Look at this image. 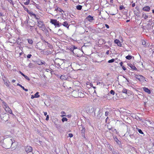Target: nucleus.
<instances>
[{
  "instance_id": "38",
  "label": "nucleus",
  "mask_w": 154,
  "mask_h": 154,
  "mask_svg": "<svg viewBox=\"0 0 154 154\" xmlns=\"http://www.w3.org/2000/svg\"><path fill=\"white\" fill-rule=\"evenodd\" d=\"M110 93L113 95H114L115 94V92L113 90H111L110 91Z\"/></svg>"
},
{
  "instance_id": "32",
  "label": "nucleus",
  "mask_w": 154,
  "mask_h": 154,
  "mask_svg": "<svg viewBox=\"0 0 154 154\" xmlns=\"http://www.w3.org/2000/svg\"><path fill=\"white\" fill-rule=\"evenodd\" d=\"M67 119L66 118V117H63L62 119V121L63 122H64L65 121H67Z\"/></svg>"
},
{
  "instance_id": "33",
  "label": "nucleus",
  "mask_w": 154,
  "mask_h": 154,
  "mask_svg": "<svg viewBox=\"0 0 154 154\" xmlns=\"http://www.w3.org/2000/svg\"><path fill=\"white\" fill-rule=\"evenodd\" d=\"M38 92H37L34 95L35 97H40V95H38Z\"/></svg>"
},
{
  "instance_id": "15",
  "label": "nucleus",
  "mask_w": 154,
  "mask_h": 154,
  "mask_svg": "<svg viewBox=\"0 0 154 154\" xmlns=\"http://www.w3.org/2000/svg\"><path fill=\"white\" fill-rule=\"evenodd\" d=\"M128 66H129L131 67V68L133 69H134V70H136L137 68L135 67L134 66L132 65V64H128Z\"/></svg>"
},
{
  "instance_id": "51",
  "label": "nucleus",
  "mask_w": 154,
  "mask_h": 154,
  "mask_svg": "<svg viewBox=\"0 0 154 154\" xmlns=\"http://www.w3.org/2000/svg\"><path fill=\"white\" fill-rule=\"evenodd\" d=\"M61 114H65V112L64 111H62L61 112Z\"/></svg>"
},
{
  "instance_id": "19",
  "label": "nucleus",
  "mask_w": 154,
  "mask_h": 154,
  "mask_svg": "<svg viewBox=\"0 0 154 154\" xmlns=\"http://www.w3.org/2000/svg\"><path fill=\"white\" fill-rule=\"evenodd\" d=\"M4 82V84L7 86H9V82L8 80L6 79L5 81L4 79L3 80Z\"/></svg>"
},
{
  "instance_id": "1",
  "label": "nucleus",
  "mask_w": 154,
  "mask_h": 154,
  "mask_svg": "<svg viewBox=\"0 0 154 154\" xmlns=\"http://www.w3.org/2000/svg\"><path fill=\"white\" fill-rule=\"evenodd\" d=\"M29 16H30L31 17H32L31 20H32V26H29V29H31V31L32 30L33 32L34 31H36V29L35 28H32V27L35 24V21L36 19H38V17L36 14V12H33L32 11H29Z\"/></svg>"
},
{
  "instance_id": "10",
  "label": "nucleus",
  "mask_w": 154,
  "mask_h": 154,
  "mask_svg": "<svg viewBox=\"0 0 154 154\" xmlns=\"http://www.w3.org/2000/svg\"><path fill=\"white\" fill-rule=\"evenodd\" d=\"M72 94L74 97H77L79 96V94L76 91H73L72 92Z\"/></svg>"
},
{
  "instance_id": "50",
  "label": "nucleus",
  "mask_w": 154,
  "mask_h": 154,
  "mask_svg": "<svg viewBox=\"0 0 154 154\" xmlns=\"http://www.w3.org/2000/svg\"><path fill=\"white\" fill-rule=\"evenodd\" d=\"M123 6H120L119 7V8L120 10H122L123 8Z\"/></svg>"
},
{
  "instance_id": "55",
  "label": "nucleus",
  "mask_w": 154,
  "mask_h": 154,
  "mask_svg": "<svg viewBox=\"0 0 154 154\" xmlns=\"http://www.w3.org/2000/svg\"><path fill=\"white\" fill-rule=\"evenodd\" d=\"M15 82V80H14V79H13V80L12 81V82H13V83H14V82Z\"/></svg>"
},
{
  "instance_id": "17",
  "label": "nucleus",
  "mask_w": 154,
  "mask_h": 154,
  "mask_svg": "<svg viewBox=\"0 0 154 154\" xmlns=\"http://www.w3.org/2000/svg\"><path fill=\"white\" fill-rule=\"evenodd\" d=\"M2 106L3 108L4 109H5L6 107H7V106H8V105L4 101H3L2 102Z\"/></svg>"
},
{
  "instance_id": "35",
  "label": "nucleus",
  "mask_w": 154,
  "mask_h": 154,
  "mask_svg": "<svg viewBox=\"0 0 154 154\" xmlns=\"http://www.w3.org/2000/svg\"><path fill=\"white\" fill-rule=\"evenodd\" d=\"M32 148L29 146V154H33V153L32 152Z\"/></svg>"
},
{
  "instance_id": "58",
  "label": "nucleus",
  "mask_w": 154,
  "mask_h": 154,
  "mask_svg": "<svg viewBox=\"0 0 154 154\" xmlns=\"http://www.w3.org/2000/svg\"><path fill=\"white\" fill-rule=\"evenodd\" d=\"M110 0V2L111 3H113V0Z\"/></svg>"
},
{
  "instance_id": "53",
  "label": "nucleus",
  "mask_w": 154,
  "mask_h": 154,
  "mask_svg": "<svg viewBox=\"0 0 154 154\" xmlns=\"http://www.w3.org/2000/svg\"><path fill=\"white\" fill-rule=\"evenodd\" d=\"M106 54H109V51H107L106 53Z\"/></svg>"
},
{
  "instance_id": "5",
  "label": "nucleus",
  "mask_w": 154,
  "mask_h": 154,
  "mask_svg": "<svg viewBox=\"0 0 154 154\" xmlns=\"http://www.w3.org/2000/svg\"><path fill=\"white\" fill-rule=\"evenodd\" d=\"M1 119L2 120L4 121H7L8 120L9 116L7 114H3L2 116H1Z\"/></svg>"
},
{
  "instance_id": "11",
  "label": "nucleus",
  "mask_w": 154,
  "mask_h": 154,
  "mask_svg": "<svg viewBox=\"0 0 154 154\" xmlns=\"http://www.w3.org/2000/svg\"><path fill=\"white\" fill-rule=\"evenodd\" d=\"M142 9L144 11L148 12L150 11V8L149 6H146L143 7Z\"/></svg>"
},
{
  "instance_id": "54",
  "label": "nucleus",
  "mask_w": 154,
  "mask_h": 154,
  "mask_svg": "<svg viewBox=\"0 0 154 154\" xmlns=\"http://www.w3.org/2000/svg\"><path fill=\"white\" fill-rule=\"evenodd\" d=\"M29 149H28L27 148L25 150L26 152H28V150H29Z\"/></svg>"
},
{
  "instance_id": "52",
  "label": "nucleus",
  "mask_w": 154,
  "mask_h": 154,
  "mask_svg": "<svg viewBox=\"0 0 154 154\" xmlns=\"http://www.w3.org/2000/svg\"><path fill=\"white\" fill-rule=\"evenodd\" d=\"M44 112V115H45V116H46V115H47V112Z\"/></svg>"
},
{
  "instance_id": "47",
  "label": "nucleus",
  "mask_w": 154,
  "mask_h": 154,
  "mask_svg": "<svg viewBox=\"0 0 154 154\" xmlns=\"http://www.w3.org/2000/svg\"><path fill=\"white\" fill-rule=\"evenodd\" d=\"M105 26H106V27L107 29L109 28V26L107 24H106L105 25Z\"/></svg>"
},
{
  "instance_id": "3",
  "label": "nucleus",
  "mask_w": 154,
  "mask_h": 154,
  "mask_svg": "<svg viewBox=\"0 0 154 154\" xmlns=\"http://www.w3.org/2000/svg\"><path fill=\"white\" fill-rule=\"evenodd\" d=\"M50 22L52 24L57 27H59L61 25V23H60L59 21H57V20L56 19H51Z\"/></svg>"
},
{
  "instance_id": "12",
  "label": "nucleus",
  "mask_w": 154,
  "mask_h": 154,
  "mask_svg": "<svg viewBox=\"0 0 154 154\" xmlns=\"http://www.w3.org/2000/svg\"><path fill=\"white\" fill-rule=\"evenodd\" d=\"M114 42L115 43L117 44V45L120 47L122 46V44L120 41L118 39H116L114 40Z\"/></svg>"
},
{
  "instance_id": "45",
  "label": "nucleus",
  "mask_w": 154,
  "mask_h": 154,
  "mask_svg": "<svg viewBox=\"0 0 154 154\" xmlns=\"http://www.w3.org/2000/svg\"><path fill=\"white\" fill-rule=\"evenodd\" d=\"M122 68L124 70H126V68L124 66H122Z\"/></svg>"
},
{
  "instance_id": "28",
  "label": "nucleus",
  "mask_w": 154,
  "mask_h": 154,
  "mask_svg": "<svg viewBox=\"0 0 154 154\" xmlns=\"http://www.w3.org/2000/svg\"><path fill=\"white\" fill-rule=\"evenodd\" d=\"M45 62L43 61L42 62V61H39L38 62V64L39 65H42L43 64H45Z\"/></svg>"
},
{
  "instance_id": "26",
  "label": "nucleus",
  "mask_w": 154,
  "mask_h": 154,
  "mask_svg": "<svg viewBox=\"0 0 154 154\" xmlns=\"http://www.w3.org/2000/svg\"><path fill=\"white\" fill-rule=\"evenodd\" d=\"M44 53L45 54L48 55L50 54H51V51H46L45 52H44Z\"/></svg>"
},
{
  "instance_id": "14",
  "label": "nucleus",
  "mask_w": 154,
  "mask_h": 154,
  "mask_svg": "<svg viewBox=\"0 0 154 154\" xmlns=\"http://www.w3.org/2000/svg\"><path fill=\"white\" fill-rule=\"evenodd\" d=\"M61 25H63L64 26L66 27L68 29L69 28V24L68 22L67 21H66L64 22L63 24H61Z\"/></svg>"
},
{
  "instance_id": "22",
  "label": "nucleus",
  "mask_w": 154,
  "mask_h": 154,
  "mask_svg": "<svg viewBox=\"0 0 154 154\" xmlns=\"http://www.w3.org/2000/svg\"><path fill=\"white\" fill-rule=\"evenodd\" d=\"M58 11L61 13L62 12H64V11L60 8H57V9H55V11Z\"/></svg>"
},
{
  "instance_id": "8",
  "label": "nucleus",
  "mask_w": 154,
  "mask_h": 154,
  "mask_svg": "<svg viewBox=\"0 0 154 154\" xmlns=\"http://www.w3.org/2000/svg\"><path fill=\"white\" fill-rule=\"evenodd\" d=\"M85 128H84L82 127V129L81 130V133L82 134V137H83V138H85Z\"/></svg>"
},
{
  "instance_id": "59",
  "label": "nucleus",
  "mask_w": 154,
  "mask_h": 154,
  "mask_svg": "<svg viewBox=\"0 0 154 154\" xmlns=\"http://www.w3.org/2000/svg\"><path fill=\"white\" fill-rule=\"evenodd\" d=\"M114 97H115V96H114V97H113V100H117V98H116H116H115Z\"/></svg>"
},
{
  "instance_id": "43",
  "label": "nucleus",
  "mask_w": 154,
  "mask_h": 154,
  "mask_svg": "<svg viewBox=\"0 0 154 154\" xmlns=\"http://www.w3.org/2000/svg\"><path fill=\"white\" fill-rule=\"evenodd\" d=\"M49 119V116L48 115H47L46 116V120L47 121Z\"/></svg>"
},
{
  "instance_id": "23",
  "label": "nucleus",
  "mask_w": 154,
  "mask_h": 154,
  "mask_svg": "<svg viewBox=\"0 0 154 154\" xmlns=\"http://www.w3.org/2000/svg\"><path fill=\"white\" fill-rule=\"evenodd\" d=\"M20 73L22 75H23L24 77L26 78V79H27L28 80H29V78L26 75H24L23 73H22L20 71Z\"/></svg>"
},
{
  "instance_id": "7",
  "label": "nucleus",
  "mask_w": 154,
  "mask_h": 154,
  "mask_svg": "<svg viewBox=\"0 0 154 154\" xmlns=\"http://www.w3.org/2000/svg\"><path fill=\"white\" fill-rule=\"evenodd\" d=\"M35 1V0H29V4L30 5L32 4L33 5H35V6L38 9V7L39 6L38 5L36 4L34 2V1Z\"/></svg>"
},
{
  "instance_id": "16",
  "label": "nucleus",
  "mask_w": 154,
  "mask_h": 154,
  "mask_svg": "<svg viewBox=\"0 0 154 154\" xmlns=\"http://www.w3.org/2000/svg\"><path fill=\"white\" fill-rule=\"evenodd\" d=\"M134 14L137 16H139L140 14V11H136V10L134 11Z\"/></svg>"
},
{
  "instance_id": "13",
  "label": "nucleus",
  "mask_w": 154,
  "mask_h": 154,
  "mask_svg": "<svg viewBox=\"0 0 154 154\" xmlns=\"http://www.w3.org/2000/svg\"><path fill=\"white\" fill-rule=\"evenodd\" d=\"M143 90L146 93H147L148 94H150L151 93L149 89L147 88L146 87H143Z\"/></svg>"
},
{
  "instance_id": "31",
  "label": "nucleus",
  "mask_w": 154,
  "mask_h": 154,
  "mask_svg": "<svg viewBox=\"0 0 154 154\" xmlns=\"http://www.w3.org/2000/svg\"><path fill=\"white\" fill-rule=\"evenodd\" d=\"M79 94V96L78 97H84V95L82 93H81L80 92L78 93Z\"/></svg>"
},
{
  "instance_id": "41",
  "label": "nucleus",
  "mask_w": 154,
  "mask_h": 154,
  "mask_svg": "<svg viewBox=\"0 0 154 154\" xmlns=\"http://www.w3.org/2000/svg\"><path fill=\"white\" fill-rule=\"evenodd\" d=\"M135 9L137 10V11H140L139 8L138 6H136L135 7Z\"/></svg>"
},
{
  "instance_id": "48",
  "label": "nucleus",
  "mask_w": 154,
  "mask_h": 154,
  "mask_svg": "<svg viewBox=\"0 0 154 154\" xmlns=\"http://www.w3.org/2000/svg\"><path fill=\"white\" fill-rule=\"evenodd\" d=\"M34 97H35V96L34 95H32L31 96V98L32 99H33L34 98Z\"/></svg>"
},
{
  "instance_id": "29",
  "label": "nucleus",
  "mask_w": 154,
  "mask_h": 154,
  "mask_svg": "<svg viewBox=\"0 0 154 154\" xmlns=\"http://www.w3.org/2000/svg\"><path fill=\"white\" fill-rule=\"evenodd\" d=\"M122 92L123 93L127 94V90L125 88H123L122 90Z\"/></svg>"
},
{
  "instance_id": "9",
  "label": "nucleus",
  "mask_w": 154,
  "mask_h": 154,
  "mask_svg": "<svg viewBox=\"0 0 154 154\" xmlns=\"http://www.w3.org/2000/svg\"><path fill=\"white\" fill-rule=\"evenodd\" d=\"M4 109L7 112L11 114H12V112L11 110L8 106Z\"/></svg>"
},
{
  "instance_id": "62",
  "label": "nucleus",
  "mask_w": 154,
  "mask_h": 154,
  "mask_svg": "<svg viewBox=\"0 0 154 154\" xmlns=\"http://www.w3.org/2000/svg\"><path fill=\"white\" fill-rule=\"evenodd\" d=\"M130 21V20H126V22H129V21Z\"/></svg>"
},
{
  "instance_id": "60",
  "label": "nucleus",
  "mask_w": 154,
  "mask_h": 154,
  "mask_svg": "<svg viewBox=\"0 0 154 154\" xmlns=\"http://www.w3.org/2000/svg\"><path fill=\"white\" fill-rule=\"evenodd\" d=\"M49 71H50V70L48 69H46V71L47 72H48Z\"/></svg>"
},
{
  "instance_id": "39",
  "label": "nucleus",
  "mask_w": 154,
  "mask_h": 154,
  "mask_svg": "<svg viewBox=\"0 0 154 154\" xmlns=\"http://www.w3.org/2000/svg\"><path fill=\"white\" fill-rule=\"evenodd\" d=\"M109 115V112L108 111H106L105 112V115L106 116H108Z\"/></svg>"
},
{
  "instance_id": "40",
  "label": "nucleus",
  "mask_w": 154,
  "mask_h": 154,
  "mask_svg": "<svg viewBox=\"0 0 154 154\" xmlns=\"http://www.w3.org/2000/svg\"><path fill=\"white\" fill-rule=\"evenodd\" d=\"M69 136L70 137H72L73 136V135L72 134L69 133L68 134Z\"/></svg>"
},
{
  "instance_id": "64",
  "label": "nucleus",
  "mask_w": 154,
  "mask_h": 154,
  "mask_svg": "<svg viewBox=\"0 0 154 154\" xmlns=\"http://www.w3.org/2000/svg\"><path fill=\"white\" fill-rule=\"evenodd\" d=\"M152 12L154 14V10H152Z\"/></svg>"
},
{
  "instance_id": "4",
  "label": "nucleus",
  "mask_w": 154,
  "mask_h": 154,
  "mask_svg": "<svg viewBox=\"0 0 154 154\" xmlns=\"http://www.w3.org/2000/svg\"><path fill=\"white\" fill-rule=\"evenodd\" d=\"M38 26L42 30L44 31L45 29V27L44 23L40 20H38Z\"/></svg>"
},
{
  "instance_id": "34",
  "label": "nucleus",
  "mask_w": 154,
  "mask_h": 154,
  "mask_svg": "<svg viewBox=\"0 0 154 154\" xmlns=\"http://www.w3.org/2000/svg\"><path fill=\"white\" fill-rule=\"evenodd\" d=\"M24 4H23L24 5H27L29 4V0H28L27 1L23 3Z\"/></svg>"
},
{
  "instance_id": "6",
  "label": "nucleus",
  "mask_w": 154,
  "mask_h": 154,
  "mask_svg": "<svg viewBox=\"0 0 154 154\" xmlns=\"http://www.w3.org/2000/svg\"><path fill=\"white\" fill-rule=\"evenodd\" d=\"M86 19L90 22H92L94 20V17L91 15L88 16L86 17Z\"/></svg>"
},
{
  "instance_id": "61",
  "label": "nucleus",
  "mask_w": 154,
  "mask_h": 154,
  "mask_svg": "<svg viewBox=\"0 0 154 154\" xmlns=\"http://www.w3.org/2000/svg\"><path fill=\"white\" fill-rule=\"evenodd\" d=\"M66 116L65 115H62L61 116V117H63V116Z\"/></svg>"
},
{
  "instance_id": "37",
  "label": "nucleus",
  "mask_w": 154,
  "mask_h": 154,
  "mask_svg": "<svg viewBox=\"0 0 154 154\" xmlns=\"http://www.w3.org/2000/svg\"><path fill=\"white\" fill-rule=\"evenodd\" d=\"M115 61L114 59H112L108 61V62L109 63H111L114 62Z\"/></svg>"
},
{
  "instance_id": "44",
  "label": "nucleus",
  "mask_w": 154,
  "mask_h": 154,
  "mask_svg": "<svg viewBox=\"0 0 154 154\" xmlns=\"http://www.w3.org/2000/svg\"><path fill=\"white\" fill-rule=\"evenodd\" d=\"M33 42L32 40H29V44H32Z\"/></svg>"
},
{
  "instance_id": "42",
  "label": "nucleus",
  "mask_w": 154,
  "mask_h": 154,
  "mask_svg": "<svg viewBox=\"0 0 154 154\" xmlns=\"http://www.w3.org/2000/svg\"><path fill=\"white\" fill-rule=\"evenodd\" d=\"M113 153L114 154H120L117 151H114Z\"/></svg>"
},
{
  "instance_id": "24",
  "label": "nucleus",
  "mask_w": 154,
  "mask_h": 154,
  "mask_svg": "<svg viewBox=\"0 0 154 154\" xmlns=\"http://www.w3.org/2000/svg\"><path fill=\"white\" fill-rule=\"evenodd\" d=\"M137 131H138L140 134H143V136H144V134L143 133V132H142V131L140 129L138 128H137Z\"/></svg>"
},
{
  "instance_id": "30",
  "label": "nucleus",
  "mask_w": 154,
  "mask_h": 154,
  "mask_svg": "<svg viewBox=\"0 0 154 154\" xmlns=\"http://www.w3.org/2000/svg\"><path fill=\"white\" fill-rule=\"evenodd\" d=\"M132 58V57L131 56L129 55L126 57V59L129 60L131 59Z\"/></svg>"
},
{
  "instance_id": "36",
  "label": "nucleus",
  "mask_w": 154,
  "mask_h": 154,
  "mask_svg": "<svg viewBox=\"0 0 154 154\" xmlns=\"http://www.w3.org/2000/svg\"><path fill=\"white\" fill-rule=\"evenodd\" d=\"M142 44L144 46H146V42L144 40L142 41Z\"/></svg>"
},
{
  "instance_id": "57",
  "label": "nucleus",
  "mask_w": 154,
  "mask_h": 154,
  "mask_svg": "<svg viewBox=\"0 0 154 154\" xmlns=\"http://www.w3.org/2000/svg\"><path fill=\"white\" fill-rule=\"evenodd\" d=\"M63 77H64V76H63V75H62L60 77V79H63Z\"/></svg>"
},
{
  "instance_id": "46",
  "label": "nucleus",
  "mask_w": 154,
  "mask_h": 154,
  "mask_svg": "<svg viewBox=\"0 0 154 154\" xmlns=\"http://www.w3.org/2000/svg\"><path fill=\"white\" fill-rule=\"evenodd\" d=\"M135 4L134 3L132 4V7H134L135 6Z\"/></svg>"
},
{
  "instance_id": "25",
  "label": "nucleus",
  "mask_w": 154,
  "mask_h": 154,
  "mask_svg": "<svg viewBox=\"0 0 154 154\" xmlns=\"http://www.w3.org/2000/svg\"><path fill=\"white\" fill-rule=\"evenodd\" d=\"M82 6L81 5H77L76 6V9L78 10H81L82 9Z\"/></svg>"
},
{
  "instance_id": "27",
  "label": "nucleus",
  "mask_w": 154,
  "mask_h": 154,
  "mask_svg": "<svg viewBox=\"0 0 154 154\" xmlns=\"http://www.w3.org/2000/svg\"><path fill=\"white\" fill-rule=\"evenodd\" d=\"M22 6L23 7L24 10L26 11L28 13L29 12V11L28 10V8L26 7L23 4L22 5Z\"/></svg>"
},
{
  "instance_id": "56",
  "label": "nucleus",
  "mask_w": 154,
  "mask_h": 154,
  "mask_svg": "<svg viewBox=\"0 0 154 154\" xmlns=\"http://www.w3.org/2000/svg\"><path fill=\"white\" fill-rule=\"evenodd\" d=\"M108 119V117H107L106 118V122H107V119Z\"/></svg>"
},
{
  "instance_id": "49",
  "label": "nucleus",
  "mask_w": 154,
  "mask_h": 154,
  "mask_svg": "<svg viewBox=\"0 0 154 154\" xmlns=\"http://www.w3.org/2000/svg\"><path fill=\"white\" fill-rule=\"evenodd\" d=\"M120 66H123V63L122 62H121L120 63Z\"/></svg>"
},
{
  "instance_id": "21",
  "label": "nucleus",
  "mask_w": 154,
  "mask_h": 154,
  "mask_svg": "<svg viewBox=\"0 0 154 154\" xmlns=\"http://www.w3.org/2000/svg\"><path fill=\"white\" fill-rule=\"evenodd\" d=\"M45 45H47L48 48H52V46L48 42L45 41Z\"/></svg>"
},
{
  "instance_id": "63",
  "label": "nucleus",
  "mask_w": 154,
  "mask_h": 154,
  "mask_svg": "<svg viewBox=\"0 0 154 154\" xmlns=\"http://www.w3.org/2000/svg\"><path fill=\"white\" fill-rule=\"evenodd\" d=\"M103 40V42H104V43H105L106 42H105V40Z\"/></svg>"
},
{
  "instance_id": "20",
  "label": "nucleus",
  "mask_w": 154,
  "mask_h": 154,
  "mask_svg": "<svg viewBox=\"0 0 154 154\" xmlns=\"http://www.w3.org/2000/svg\"><path fill=\"white\" fill-rule=\"evenodd\" d=\"M17 85L20 86L21 88L23 90L25 91H28V89H25L24 88V87L22 86L19 83H18L17 84Z\"/></svg>"
},
{
  "instance_id": "18",
  "label": "nucleus",
  "mask_w": 154,
  "mask_h": 154,
  "mask_svg": "<svg viewBox=\"0 0 154 154\" xmlns=\"http://www.w3.org/2000/svg\"><path fill=\"white\" fill-rule=\"evenodd\" d=\"M142 16L143 18L146 19L148 18V16L145 13H142Z\"/></svg>"
},
{
  "instance_id": "2",
  "label": "nucleus",
  "mask_w": 154,
  "mask_h": 154,
  "mask_svg": "<svg viewBox=\"0 0 154 154\" xmlns=\"http://www.w3.org/2000/svg\"><path fill=\"white\" fill-rule=\"evenodd\" d=\"M4 141L6 145V147L7 149L10 148L11 146L13 143L12 139L11 137L5 138L4 139Z\"/></svg>"
}]
</instances>
